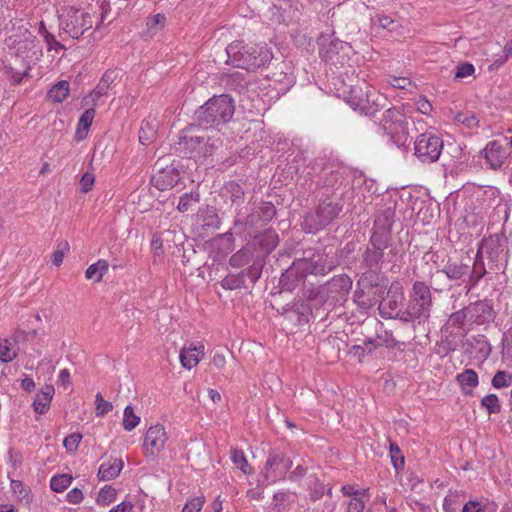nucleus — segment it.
<instances>
[{"instance_id": "54", "label": "nucleus", "mask_w": 512, "mask_h": 512, "mask_svg": "<svg viewBox=\"0 0 512 512\" xmlns=\"http://www.w3.org/2000/svg\"><path fill=\"white\" fill-rule=\"evenodd\" d=\"M262 267L263 264L260 261H255L247 270L241 273H244V278L248 277L252 283H255L261 276Z\"/></svg>"}, {"instance_id": "9", "label": "nucleus", "mask_w": 512, "mask_h": 512, "mask_svg": "<svg viewBox=\"0 0 512 512\" xmlns=\"http://www.w3.org/2000/svg\"><path fill=\"white\" fill-rule=\"evenodd\" d=\"M292 467V460L285 452L279 449H272L263 468V476L267 483H274L285 478L288 470Z\"/></svg>"}, {"instance_id": "26", "label": "nucleus", "mask_w": 512, "mask_h": 512, "mask_svg": "<svg viewBox=\"0 0 512 512\" xmlns=\"http://www.w3.org/2000/svg\"><path fill=\"white\" fill-rule=\"evenodd\" d=\"M123 468V461L118 458L102 463L98 470V478L101 481H109L116 478Z\"/></svg>"}, {"instance_id": "61", "label": "nucleus", "mask_w": 512, "mask_h": 512, "mask_svg": "<svg viewBox=\"0 0 512 512\" xmlns=\"http://www.w3.org/2000/svg\"><path fill=\"white\" fill-rule=\"evenodd\" d=\"M486 274V269L484 268L483 260L479 262L477 269L473 267V274L470 276L471 286H474L478 283V281Z\"/></svg>"}, {"instance_id": "42", "label": "nucleus", "mask_w": 512, "mask_h": 512, "mask_svg": "<svg viewBox=\"0 0 512 512\" xmlns=\"http://www.w3.org/2000/svg\"><path fill=\"white\" fill-rule=\"evenodd\" d=\"M231 460L244 474L250 473V465L242 450L233 449L231 452Z\"/></svg>"}, {"instance_id": "64", "label": "nucleus", "mask_w": 512, "mask_h": 512, "mask_svg": "<svg viewBox=\"0 0 512 512\" xmlns=\"http://www.w3.org/2000/svg\"><path fill=\"white\" fill-rule=\"evenodd\" d=\"M364 507V502L361 499L354 497L348 503L347 512H363Z\"/></svg>"}, {"instance_id": "35", "label": "nucleus", "mask_w": 512, "mask_h": 512, "mask_svg": "<svg viewBox=\"0 0 512 512\" xmlns=\"http://www.w3.org/2000/svg\"><path fill=\"white\" fill-rule=\"evenodd\" d=\"M69 94V83L67 81H59L49 91L48 96L55 102H63Z\"/></svg>"}, {"instance_id": "25", "label": "nucleus", "mask_w": 512, "mask_h": 512, "mask_svg": "<svg viewBox=\"0 0 512 512\" xmlns=\"http://www.w3.org/2000/svg\"><path fill=\"white\" fill-rule=\"evenodd\" d=\"M351 285V279L346 275H342L339 277H334L332 280H330L326 285V289L328 293H335L336 295L333 296V298L338 300L339 298H343L348 293Z\"/></svg>"}, {"instance_id": "10", "label": "nucleus", "mask_w": 512, "mask_h": 512, "mask_svg": "<svg viewBox=\"0 0 512 512\" xmlns=\"http://www.w3.org/2000/svg\"><path fill=\"white\" fill-rule=\"evenodd\" d=\"M414 154L423 163L437 161L443 149V140L432 133H422L415 140Z\"/></svg>"}, {"instance_id": "62", "label": "nucleus", "mask_w": 512, "mask_h": 512, "mask_svg": "<svg viewBox=\"0 0 512 512\" xmlns=\"http://www.w3.org/2000/svg\"><path fill=\"white\" fill-rule=\"evenodd\" d=\"M30 68L27 66L23 71H18L12 67L9 68L10 78L13 84L18 85L21 83L24 76L28 75V70Z\"/></svg>"}, {"instance_id": "18", "label": "nucleus", "mask_w": 512, "mask_h": 512, "mask_svg": "<svg viewBox=\"0 0 512 512\" xmlns=\"http://www.w3.org/2000/svg\"><path fill=\"white\" fill-rule=\"evenodd\" d=\"M308 276L326 275L335 268V261L328 255L319 253L307 259H300Z\"/></svg>"}, {"instance_id": "8", "label": "nucleus", "mask_w": 512, "mask_h": 512, "mask_svg": "<svg viewBox=\"0 0 512 512\" xmlns=\"http://www.w3.org/2000/svg\"><path fill=\"white\" fill-rule=\"evenodd\" d=\"M183 131L174 143V150L188 158L206 157L213 151L214 143H209V137L205 135L189 136Z\"/></svg>"}, {"instance_id": "57", "label": "nucleus", "mask_w": 512, "mask_h": 512, "mask_svg": "<svg viewBox=\"0 0 512 512\" xmlns=\"http://www.w3.org/2000/svg\"><path fill=\"white\" fill-rule=\"evenodd\" d=\"M474 66L468 62L461 63L457 66V71L455 73V79H463L465 77L471 76L474 73Z\"/></svg>"}, {"instance_id": "28", "label": "nucleus", "mask_w": 512, "mask_h": 512, "mask_svg": "<svg viewBox=\"0 0 512 512\" xmlns=\"http://www.w3.org/2000/svg\"><path fill=\"white\" fill-rule=\"evenodd\" d=\"M487 254L488 258L492 262H496L498 260L500 254V247L495 240H485L481 243L474 262V268L477 269L479 262L483 259V253Z\"/></svg>"}, {"instance_id": "50", "label": "nucleus", "mask_w": 512, "mask_h": 512, "mask_svg": "<svg viewBox=\"0 0 512 512\" xmlns=\"http://www.w3.org/2000/svg\"><path fill=\"white\" fill-rule=\"evenodd\" d=\"M257 209L260 212V216L262 218V222H264L265 224L270 222L274 218V216L276 214V208L270 202L262 203Z\"/></svg>"}, {"instance_id": "3", "label": "nucleus", "mask_w": 512, "mask_h": 512, "mask_svg": "<svg viewBox=\"0 0 512 512\" xmlns=\"http://www.w3.org/2000/svg\"><path fill=\"white\" fill-rule=\"evenodd\" d=\"M235 106L233 99L222 94L209 99L203 106L196 111V117L205 127L217 126L227 123L234 114Z\"/></svg>"}, {"instance_id": "22", "label": "nucleus", "mask_w": 512, "mask_h": 512, "mask_svg": "<svg viewBox=\"0 0 512 512\" xmlns=\"http://www.w3.org/2000/svg\"><path fill=\"white\" fill-rule=\"evenodd\" d=\"M203 356L204 345L202 344L199 347L190 345L189 347L182 348L180 351V361L186 369L195 367Z\"/></svg>"}, {"instance_id": "63", "label": "nucleus", "mask_w": 512, "mask_h": 512, "mask_svg": "<svg viewBox=\"0 0 512 512\" xmlns=\"http://www.w3.org/2000/svg\"><path fill=\"white\" fill-rule=\"evenodd\" d=\"M66 499L69 503L78 504L83 500V493L80 489L74 488L67 493Z\"/></svg>"}, {"instance_id": "14", "label": "nucleus", "mask_w": 512, "mask_h": 512, "mask_svg": "<svg viewBox=\"0 0 512 512\" xmlns=\"http://www.w3.org/2000/svg\"><path fill=\"white\" fill-rule=\"evenodd\" d=\"M301 260H295L292 265L285 270L280 277L281 288L292 292L301 287L305 289L308 274L305 272Z\"/></svg>"}, {"instance_id": "17", "label": "nucleus", "mask_w": 512, "mask_h": 512, "mask_svg": "<svg viewBox=\"0 0 512 512\" xmlns=\"http://www.w3.org/2000/svg\"><path fill=\"white\" fill-rule=\"evenodd\" d=\"M395 211L391 207L380 209L376 215L371 237L390 242Z\"/></svg>"}, {"instance_id": "6", "label": "nucleus", "mask_w": 512, "mask_h": 512, "mask_svg": "<svg viewBox=\"0 0 512 512\" xmlns=\"http://www.w3.org/2000/svg\"><path fill=\"white\" fill-rule=\"evenodd\" d=\"M343 204L340 198L326 197L320 201L315 213L308 214L303 222L304 228L308 232H316L333 220H335L342 211Z\"/></svg>"}, {"instance_id": "43", "label": "nucleus", "mask_w": 512, "mask_h": 512, "mask_svg": "<svg viewBox=\"0 0 512 512\" xmlns=\"http://www.w3.org/2000/svg\"><path fill=\"white\" fill-rule=\"evenodd\" d=\"M462 512H496V506L478 501H469L464 505Z\"/></svg>"}, {"instance_id": "29", "label": "nucleus", "mask_w": 512, "mask_h": 512, "mask_svg": "<svg viewBox=\"0 0 512 512\" xmlns=\"http://www.w3.org/2000/svg\"><path fill=\"white\" fill-rule=\"evenodd\" d=\"M457 381L459 382L462 392L465 395H470L472 393V390L467 388H474L479 383L478 375L472 369H466L462 373L458 374Z\"/></svg>"}, {"instance_id": "49", "label": "nucleus", "mask_w": 512, "mask_h": 512, "mask_svg": "<svg viewBox=\"0 0 512 512\" xmlns=\"http://www.w3.org/2000/svg\"><path fill=\"white\" fill-rule=\"evenodd\" d=\"M390 449V455H391V461L396 470H400L404 466V456L402 455V452L399 448V446L394 443L390 442L389 444Z\"/></svg>"}, {"instance_id": "34", "label": "nucleus", "mask_w": 512, "mask_h": 512, "mask_svg": "<svg viewBox=\"0 0 512 512\" xmlns=\"http://www.w3.org/2000/svg\"><path fill=\"white\" fill-rule=\"evenodd\" d=\"M95 106L92 105L91 108L87 109L80 117L78 128L76 131V135L79 140H82L86 137L87 130L91 126L92 121L95 116Z\"/></svg>"}, {"instance_id": "37", "label": "nucleus", "mask_w": 512, "mask_h": 512, "mask_svg": "<svg viewBox=\"0 0 512 512\" xmlns=\"http://www.w3.org/2000/svg\"><path fill=\"white\" fill-rule=\"evenodd\" d=\"M72 479V476L69 474L55 475L50 481V487L55 492H63L70 486Z\"/></svg>"}, {"instance_id": "7", "label": "nucleus", "mask_w": 512, "mask_h": 512, "mask_svg": "<svg viewBox=\"0 0 512 512\" xmlns=\"http://www.w3.org/2000/svg\"><path fill=\"white\" fill-rule=\"evenodd\" d=\"M94 15L82 9L70 8L61 16L60 27L63 32L73 39H79L93 28Z\"/></svg>"}, {"instance_id": "12", "label": "nucleus", "mask_w": 512, "mask_h": 512, "mask_svg": "<svg viewBox=\"0 0 512 512\" xmlns=\"http://www.w3.org/2000/svg\"><path fill=\"white\" fill-rule=\"evenodd\" d=\"M385 293L386 297L383 296L378 301V309L383 318L392 319L399 315L404 300L402 286L399 282H393Z\"/></svg>"}, {"instance_id": "33", "label": "nucleus", "mask_w": 512, "mask_h": 512, "mask_svg": "<svg viewBox=\"0 0 512 512\" xmlns=\"http://www.w3.org/2000/svg\"><path fill=\"white\" fill-rule=\"evenodd\" d=\"M279 244V236L275 230L268 229L259 236V245L266 252H272Z\"/></svg>"}, {"instance_id": "11", "label": "nucleus", "mask_w": 512, "mask_h": 512, "mask_svg": "<svg viewBox=\"0 0 512 512\" xmlns=\"http://www.w3.org/2000/svg\"><path fill=\"white\" fill-rule=\"evenodd\" d=\"M512 152V137L490 141L481 151L491 169L500 168Z\"/></svg>"}, {"instance_id": "53", "label": "nucleus", "mask_w": 512, "mask_h": 512, "mask_svg": "<svg viewBox=\"0 0 512 512\" xmlns=\"http://www.w3.org/2000/svg\"><path fill=\"white\" fill-rule=\"evenodd\" d=\"M82 435L80 433H72L65 437L63 441V445L67 452L73 453L78 449V446L81 442Z\"/></svg>"}, {"instance_id": "36", "label": "nucleus", "mask_w": 512, "mask_h": 512, "mask_svg": "<svg viewBox=\"0 0 512 512\" xmlns=\"http://www.w3.org/2000/svg\"><path fill=\"white\" fill-rule=\"evenodd\" d=\"M200 201V194L197 191H192L190 193H185L180 197V201L178 203L177 209L180 212H187L198 204Z\"/></svg>"}, {"instance_id": "44", "label": "nucleus", "mask_w": 512, "mask_h": 512, "mask_svg": "<svg viewBox=\"0 0 512 512\" xmlns=\"http://www.w3.org/2000/svg\"><path fill=\"white\" fill-rule=\"evenodd\" d=\"M481 406L487 409L489 415L499 413L501 411V405L496 394H489L483 397L481 400Z\"/></svg>"}, {"instance_id": "19", "label": "nucleus", "mask_w": 512, "mask_h": 512, "mask_svg": "<svg viewBox=\"0 0 512 512\" xmlns=\"http://www.w3.org/2000/svg\"><path fill=\"white\" fill-rule=\"evenodd\" d=\"M388 246L389 242L371 237L366 250L362 254V263L369 269L377 268L383 261L384 251Z\"/></svg>"}, {"instance_id": "31", "label": "nucleus", "mask_w": 512, "mask_h": 512, "mask_svg": "<svg viewBox=\"0 0 512 512\" xmlns=\"http://www.w3.org/2000/svg\"><path fill=\"white\" fill-rule=\"evenodd\" d=\"M223 195L230 199L233 204H241L244 201V190L235 181H229L223 188Z\"/></svg>"}, {"instance_id": "16", "label": "nucleus", "mask_w": 512, "mask_h": 512, "mask_svg": "<svg viewBox=\"0 0 512 512\" xmlns=\"http://www.w3.org/2000/svg\"><path fill=\"white\" fill-rule=\"evenodd\" d=\"M157 172L152 176V184L160 191L172 189L180 181L179 171L172 166L163 167V163L155 164Z\"/></svg>"}, {"instance_id": "41", "label": "nucleus", "mask_w": 512, "mask_h": 512, "mask_svg": "<svg viewBox=\"0 0 512 512\" xmlns=\"http://www.w3.org/2000/svg\"><path fill=\"white\" fill-rule=\"evenodd\" d=\"M454 120L457 121L458 123L463 124L469 129L476 128L479 126V119L474 113L458 112L455 115Z\"/></svg>"}, {"instance_id": "27", "label": "nucleus", "mask_w": 512, "mask_h": 512, "mask_svg": "<svg viewBox=\"0 0 512 512\" xmlns=\"http://www.w3.org/2000/svg\"><path fill=\"white\" fill-rule=\"evenodd\" d=\"M470 272V266L462 262H449L442 270L436 272L437 276L445 275L450 280H459Z\"/></svg>"}, {"instance_id": "38", "label": "nucleus", "mask_w": 512, "mask_h": 512, "mask_svg": "<svg viewBox=\"0 0 512 512\" xmlns=\"http://www.w3.org/2000/svg\"><path fill=\"white\" fill-rule=\"evenodd\" d=\"M140 423V417L134 413L133 407L128 405L124 409L123 427L127 431L133 430Z\"/></svg>"}, {"instance_id": "2", "label": "nucleus", "mask_w": 512, "mask_h": 512, "mask_svg": "<svg viewBox=\"0 0 512 512\" xmlns=\"http://www.w3.org/2000/svg\"><path fill=\"white\" fill-rule=\"evenodd\" d=\"M433 307L430 287L423 281H415L409 294L406 310L402 312L401 320L410 322L418 320L426 322Z\"/></svg>"}, {"instance_id": "39", "label": "nucleus", "mask_w": 512, "mask_h": 512, "mask_svg": "<svg viewBox=\"0 0 512 512\" xmlns=\"http://www.w3.org/2000/svg\"><path fill=\"white\" fill-rule=\"evenodd\" d=\"M512 383V374L510 372L499 370L492 378L491 384L496 389L510 386Z\"/></svg>"}, {"instance_id": "30", "label": "nucleus", "mask_w": 512, "mask_h": 512, "mask_svg": "<svg viewBox=\"0 0 512 512\" xmlns=\"http://www.w3.org/2000/svg\"><path fill=\"white\" fill-rule=\"evenodd\" d=\"M158 129L156 120H144L139 130V141L143 145H148L153 141Z\"/></svg>"}, {"instance_id": "46", "label": "nucleus", "mask_w": 512, "mask_h": 512, "mask_svg": "<svg viewBox=\"0 0 512 512\" xmlns=\"http://www.w3.org/2000/svg\"><path fill=\"white\" fill-rule=\"evenodd\" d=\"M292 311L298 315V322L307 323L309 321L308 316L311 313L310 306L305 302H295L292 306Z\"/></svg>"}, {"instance_id": "21", "label": "nucleus", "mask_w": 512, "mask_h": 512, "mask_svg": "<svg viewBox=\"0 0 512 512\" xmlns=\"http://www.w3.org/2000/svg\"><path fill=\"white\" fill-rule=\"evenodd\" d=\"M470 322L478 325L493 321L494 310L488 301H477L467 306Z\"/></svg>"}, {"instance_id": "55", "label": "nucleus", "mask_w": 512, "mask_h": 512, "mask_svg": "<svg viewBox=\"0 0 512 512\" xmlns=\"http://www.w3.org/2000/svg\"><path fill=\"white\" fill-rule=\"evenodd\" d=\"M116 496V490L111 486L103 487L97 497L98 503L108 504L110 503Z\"/></svg>"}, {"instance_id": "60", "label": "nucleus", "mask_w": 512, "mask_h": 512, "mask_svg": "<svg viewBox=\"0 0 512 512\" xmlns=\"http://www.w3.org/2000/svg\"><path fill=\"white\" fill-rule=\"evenodd\" d=\"M11 489L17 494L21 499H25L28 497V491L25 488V485L20 480H11Z\"/></svg>"}, {"instance_id": "59", "label": "nucleus", "mask_w": 512, "mask_h": 512, "mask_svg": "<svg viewBox=\"0 0 512 512\" xmlns=\"http://www.w3.org/2000/svg\"><path fill=\"white\" fill-rule=\"evenodd\" d=\"M95 178L92 173L86 172L83 174L80 180V187L83 193H88L94 184Z\"/></svg>"}, {"instance_id": "40", "label": "nucleus", "mask_w": 512, "mask_h": 512, "mask_svg": "<svg viewBox=\"0 0 512 512\" xmlns=\"http://www.w3.org/2000/svg\"><path fill=\"white\" fill-rule=\"evenodd\" d=\"M17 356L14 345L7 339L0 342V360L10 362Z\"/></svg>"}, {"instance_id": "24", "label": "nucleus", "mask_w": 512, "mask_h": 512, "mask_svg": "<svg viewBox=\"0 0 512 512\" xmlns=\"http://www.w3.org/2000/svg\"><path fill=\"white\" fill-rule=\"evenodd\" d=\"M55 389L52 385H45L39 393H37L34 401V411L39 414H44L49 410L50 403L53 399Z\"/></svg>"}, {"instance_id": "13", "label": "nucleus", "mask_w": 512, "mask_h": 512, "mask_svg": "<svg viewBox=\"0 0 512 512\" xmlns=\"http://www.w3.org/2000/svg\"><path fill=\"white\" fill-rule=\"evenodd\" d=\"M367 88L365 81H358L356 85L350 84L347 89L343 90V96L347 102L355 109L364 111L366 114L373 115L376 109L368 107L370 98L374 97L375 94H369L368 91L364 90Z\"/></svg>"}, {"instance_id": "15", "label": "nucleus", "mask_w": 512, "mask_h": 512, "mask_svg": "<svg viewBox=\"0 0 512 512\" xmlns=\"http://www.w3.org/2000/svg\"><path fill=\"white\" fill-rule=\"evenodd\" d=\"M168 437L165 428L160 425L151 426L144 437L143 449L146 456H156L164 448Z\"/></svg>"}, {"instance_id": "47", "label": "nucleus", "mask_w": 512, "mask_h": 512, "mask_svg": "<svg viewBox=\"0 0 512 512\" xmlns=\"http://www.w3.org/2000/svg\"><path fill=\"white\" fill-rule=\"evenodd\" d=\"M448 322L454 327H462L466 322H470V314L467 313V307L452 313Z\"/></svg>"}, {"instance_id": "58", "label": "nucleus", "mask_w": 512, "mask_h": 512, "mask_svg": "<svg viewBox=\"0 0 512 512\" xmlns=\"http://www.w3.org/2000/svg\"><path fill=\"white\" fill-rule=\"evenodd\" d=\"M389 83L392 87L397 89H407L412 85V81L409 78L396 76L390 77Z\"/></svg>"}, {"instance_id": "1", "label": "nucleus", "mask_w": 512, "mask_h": 512, "mask_svg": "<svg viewBox=\"0 0 512 512\" xmlns=\"http://www.w3.org/2000/svg\"><path fill=\"white\" fill-rule=\"evenodd\" d=\"M227 63L245 70H255L265 66L272 54L265 46L233 42L226 47Z\"/></svg>"}, {"instance_id": "45", "label": "nucleus", "mask_w": 512, "mask_h": 512, "mask_svg": "<svg viewBox=\"0 0 512 512\" xmlns=\"http://www.w3.org/2000/svg\"><path fill=\"white\" fill-rule=\"evenodd\" d=\"M502 359L512 366V327L505 333L503 339Z\"/></svg>"}, {"instance_id": "48", "label": "nucleus", "mask_w": 512, "mask_h": 512, "mask_svg": "<svg viewBox=\"0 0 512 512\" xmlns=\"http://www.w3.org/2000/svg\"><path fill=\"white\" fill-rule=\"evenodd\" d=\"M251 258V253L248 250H239L235 254L230 257L229 263L232 267H242L249 263Z\"/></svg>"}, {"instance_id": "23", "label": "nucleus", "mask_w": 512, "mask_h": 512, "mask_svg": "<svg viewBox=\"0 0 512 512\" xmlns=\"http://www.w3.org/2000/svg\"><path fill=\"white\" fill-rule=\"evenodd\" d=\"M265 225L262 222L259 210L256 208L250 214L247 215L245 220L236 218L234 221L233 229L236 234H242L246 230H251L260 226Z\"/></svg>"}, {"instance_id": "52", "label": "nucleus", "mask_w": 512, "mask_h": 512, "mask_svg": "<svg viewBox=\"0 0 512 512\" xmlns=\"http://www.w3.org/2000/svg\"><path fill=\"white\" fill-rule=\"evenodd\" d=\"M95 404H96V415L97 416H104L109 411L112 410L113 405L111 402L106 401L101 393H97L95 397Z\"/></svg>"}, {"instance_id": "51", "label": "nucleus", "mask_w": 512, "mask_h": 512, "mask_svg": "<svg viewBox=\"0 0 512 512\" xmlns=\"http://www.w3.org/2000/svg\"><path fill=\"white\" fill-rule=\"evenodd\" d=\"M221 284L226 289L240 288L244 285V273H240L238 276L229 275L222 280Z\"/></svg>"}, {"instance_id": "56", "label": "nucleus", "mask_w": 512, "mask_h": 512, "mask_svg": "<svg viewBox=\"0 0 512 512\" xmlns=\"http://www.w3.org/2000/svg\"><path fill=\"white\" fill-rule=\"evenodd\" d=\"M203 504V497H194L185 504L182 512H199L202 509Z\"/></svg>"}, {"instance_id": "32", "label": "nucleus", "mask_w": 512, "mask_h": 512, "mask_svg": "<svg viewBox=\"0 0 512 512\" xmlns=\"http://www.w3.org/2000/svg\"><path fill=\"white\" fill-rule=\"evenodd\" d=\"M109 264L106 260L100 259L96 263L91 264L85 271V277L87 279L94 280V282H100L103 275L108 271Z\"/></svg>"}, {"instance_id": "5", "label": "nucleus", "mask_w": 512, "mask_h": 512, "mask_svg": "<svg viewBox=\"0 0 512 512\" xmlns=\"http://www.w3.org/2000/svg\"><path fill=\"white\" fill-rule=\"evenodd\" d=\"M380 127L397 147L407 146L409 140L408 121L400 110L395 107L386 109L380 120Z\"/></svg>"}, {"instance_id": "20", "label": "nucleus", "mask_w": 512, "mask_h": 512, "mask_svg": "<svg viewBox=\"0 0 512 512\" xmlns=\"http://www.w3.org/2000/svg\"><path fill=\"white\" fill-rule=\"evenodd\" d=\"M119 76V72L117 70L109 69L107 70L103 76L101 77L97 86L93 89V91L87 95L83 101L86 105L96 106L98 100L107 95V91L115 86V81Z\"/></svg>"}, {"instance_id": "4", "label": "nucleus", "mask_w": 512, "mask_h": 512, "mask_svg": "<svg viewBox=\"0 0 512 512\" xmlns=\"http://www.w3.org/2000/svg\"><path fill=\"white\" fill-rule=\"evenodd\" d=\"M386 288V279L374 269H369L359 278L354 297L361 306L370 307L383 297Z\"/></svg>"}]
</instances>
